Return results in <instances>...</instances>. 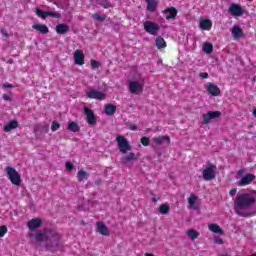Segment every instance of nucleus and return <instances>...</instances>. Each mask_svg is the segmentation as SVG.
<instances>
[{"label":"nucleus","instance_id":"obj_41","mask_svg":"<svg viewBox=\"0 0 256 256\" xmlns=\"http://www.w3.org/2000/svg\"><path fill=\"white\" fill-rule=\"evenodd\" d=\"M6 233H7V226L5 225L0 226V238L5 237Z\"/></svg>","mask_w":256,"mask_h":256},{"label":"nucleus","instance_id":"obj_24","mask_svg":"<svg viewBox=\"0 0 256 256\" xmlns=\"http://www.w3.org/2000/svg\"><path fill=\"white\" fill-rule=\"evenodd\" d=\"M231 33L234 39H241V37H243V29H241L239 26H234Z\"/></svg>","mask_w":256,"mask_h":256},{"label":"nucleus","instance_id":"obj_49","mask_svg":"<svg viewBox=\"0 0 256 256\" xmlns=\"http://www.w3.org/2000/svg\"><path fill=\"white\" fill-rule=\"evenodd\" d=\"M215 243H218V245H223V239L221 238H216Z\"/></svg>","mask_w":256,"mask_h":256},{"label":"nucleus","instance_id":"obj_1","mask_svg":"<svg viewBox=\"0 0 256 256\" xmlns=\"http://www.w3.org/2000/svg\"><path fill=\"white\" fill-rule=\"evenodd\" d=\"M255 204V195L251 193L240 194L236 197V201L234 203L236 214L240 217H249V213L240 212L243 209H249L251 205Z\"/></svg>","mask_w":256,"mask_h":256},{"label":"nucleus","instance_id":"obj_34","mask_svg":"<svg viewBox=\"0 0 256 256\" xmlns=\"http://www.w3.org/2000/svg\"><path fill=\"white\" fill-rule=\"evenodd\" d=\"M203 51H204V53H206L207 55L213 53V44H211V43H204V45H203Z\"/></svg>","mask_w":256,"mask_h":256},{"label":"nucleus","instance_id":"obj_16","mask_svg":"<svg viewBox=\"0 0 256 256\" xmlns=\"http://www.w3.org/2000/svg\"><path fill=\"white\" fill-rule=\"evenodd\" d=\"M96 231L97 233H100V235H103L104 237H109V228L105 225L103 222H97L96 223Z\"/></svg>","mask_w":256,"mask_h":256},{"label":"nucleus","instance_id":"obj_12","mask_svg":"<svg viewBox=\"0 0 256 256\" xmlns=\"http://www.w3.org/2000/svg\"><path fill=\"white\" fill-rule=\"evenodd\" d=\"M88 99H96L97 101H104L105 93L99 90H90L86 93Z\"/></svg>","mask_w":256,"mask_h":256},{"label":"nucleus","instance_id":"obj_44","mask_svg":"<svg viewBox=\"0 0 256 256\" xmlns=\"http://www.w3.org/2000/svg\"><path fill=\"white\" fill-rule=\"evenodd\" d=\"M2 87L3 89H13V87L15 86H13L12 84L6 83V84H3Z\"/></svg>","mask_w":256,"mask_h":256},{"label":"nucleus","instance_id":"obj_3","mask_svg":"<svg viewBox=\"0 0 256 256\" xmlns=\"http://www.w3.org/2000/svg\"><path fill=\"white\" fill-rule=\"evenodd\" d=\"M202 177L204 181H213L217 177V166L208 162L206 168L202 171Z\"/></svg>","mask_w":256,"mask_h":256},{"label":"nucleus","instance_id":"obj_23","mask_svg":"<svg viewBox=\"0 0 256 256\" xmlns=\"http://www.w3.org/2000/svg\"><path fill=\"white\" fill-rule=\"evenodd\" d=\"M104 111L108 116L115 115L117 106H115V104L108 103L104 106Z\"/></svg>","mask_w":256,"mask_h":256},{"label":"nucleus","instance_id":"obj_35","mask_svg":"<svg viewBox=\"0 0 256 256\" xmlns=\"http://www.w3.org/2000/svg\"><path fill=\"white\" fill-rule=\"evenodd\" d=\"M140 143H142V145L144 147H149V145H151V139L147 136H143L141 139H140Z\"/></svg>","mask_w":256,"mask_h":256},{"label":"nucleus","instance_id":"obj_13","mask_svg":"<svg viewBox=\"0 0 256 256\" xmlns=\"http://www.w3.org/2000/svg\"><path fill=\"white\" fill-rule=\"evenodd\" d=\"M163 13L165 14L166 21H171V19H177V8L175 7H168L164 9Z\"/></svg>","mask_w":256,"mask_h":256},{"label":"nucleus","instance_id":"obj_11","mask_svg":"<svg viewBox=\"0 0 256 256\" xmlns=\"http://www.w3.org/2000/svg\"><path fill=\"white\" fill-rule=\"evenodd\" d=\"M228 13L233 17H241V15H243V7H241V5L233 3L228 8Z\"/></svg>","mask_w":256,"mask_h":256},{"label":"nucleus","instance_id":"obj_56","mask_svg":"<svg viewBox=\"0 0 256 256\" xmlns=\"http://www.w3.org/2000/svg\"><path fill=\"white\" fill-rule=\"evenodd\" d=\"M101 184V182L100 181H96V185H100Z\"/></svg>","mask_w":256,"mask_h":256},{"label":"nucleus","instance_id":"obj_33","mask_svg":"<svg viewBox=\"0 0 256 256\" xmlns=\"http://www.w3.org/2000/svg\"><path fill=\"white\" fill-rule=\"evenodd\" d=\"M92 19H94L95 21H100V23H103V21H105V19H107V15L105 14H99V13H94L92 15Z\"/></svg>","mask_w":256,"mask_h":256},{"label":"nucleus","instance_id":"obj_59","mask_svg":"<svg viewBox=\"0 0 256 256\" xmlns=\"http://www.w3.org/2000/svg\"><path fill=\"white\" fill-rule=\"evenodd\" d=\"M247 1H253V0H247Z\"/></svg>","mask_w":256,"mask_h":256},{"label":"nucleus","instance_id":"obj_51","mask_svg":"<svg viewBox=\"0 0 256 256\" xmlns=\"http://www.w3.org/2000/svg\"><path fill=\"white\" fill-rule=\"evenodd\" d=\"M102 7H103L104 9H109V4H108V3L102 4Z\"/></svg>","mask_w":256,"mask_h":256},{"label":"nucleus","instance_id":"obj_21","mask_svg":"<svg viewBox=\"0 0 256 256\" xmlns=\"http://www.w3.org/2000/svg\"><path fill=\"white\" fill-rule=\"evenodd\" d=\"M200 28H202L203 31H211V28L213 27V22L209 19H203L200 21Z\"/></svg>","mask_w":256,"mask_h":256},{"label":"nucleus","instance_id":"obj_40","mask_svg":"<svg viewBox=\"0 0 256 256\" xmlns=\"http://www.w3.org/2000/svg\"><path fill=\"white\" fill-rule=\"evenodd\" d=\"M90 65H91L92 69H99L101 63H99V61H97V60L92 59L90 61Z\"/></svg>","mask_w":256,"mask_h":256},{"label":"nucleus","instance_id":"obj_26","mask_svg":"<svg viewBox=\"0 0 256 256\" xmlns=\"http://www.w3.org/2000/svg\"><path fill=\"white\" fill-rule=\"evenodd\" d=\"M147 3V11L150 13H155L157 10V1L156 0H146Z\"/></svg>","mask_w":256,"mask_h":256},{"label":"nucleus","instance_id":"obj_46","mask_svg":"<svg viewBox=\"0 0 256 256\" xmlns=\"http://www.w3.org/2000/svg\"><path fill=\"white\" fill-rule=\"evenodd\" d=\"M2 98L4 101H11V97L8 94H3Z\"/></svg>","mask_w":256,"mask_h":256},{"label":"nucleus","instance_id":"obj_45","mask_svg":"<svg viewBox=\"0 0 256 256\" xmlns=\"http://www.w3.org/2000/svg\"><path fill=\"white\" fill-rule=\"evenodd\" d=\"M229 195L231 197H235V195H237V189L236 188L231 189L230 192H229Z\"/></svg>","mask_w":256,"mask_h":256},{"label":"nucleus","instance_id":"obj_48","mask_svg":"<svg viewBox=\"0 0 256 256\" xmlns=\"http://www.w3.org/2000/svg\"><path fill=\"white\" fill-rule=\"evenodd\" d=\"M245 174V169H240L237 171V175H239V177L243 176Z\"/></svg>","mask_w":256,"mask_h":256},{"label":"nucleus","instance_id":"obj_57","mask_svg":"<svg viewBox=\"0 0 256 256\" xmlns=\"http://www.w3.org/2000/svg\"><path fill=\"white\" fill-rule=\"evenodd\" d=\"M252 256H256V253L251 254Z\"/></svg>","mask_w":256,"mask_h":256},{"label":"nucleus","instance_id":"obj_55","mask_svg":"<svg viewBox=\"0 0 256 256\" xmlns=\"http://www.w3.org/2000/svg\"><path fill=\"white\" fill-rule=\"evenodd\" d=\"M219 256H229V254H220Z\"/></svg>","mask_w":256,"mask_h":256},{"label":"nucleus","instance_id":"obj_9","mask_svg":"<svg viewBox=\"0 0 256 256\" xmlns=\"http://www.w3.org/2000/svg\"><path fill=\"white\" fill-rule=\"evenodd\" d=\"M255 179H256L255 174H246L237 182V185L238 187H247V185H251V183H253Z\"/></svg>","mask_w":256,"mask_h":256},{"label":"nucleus","instance_id":"obj_42","mask_svg":"<svg viewBox=\"0 0 256 256\" xmlns=\"http://www.w3.org/2000/svg\"><path fill=\"white\" fill-rule=\"evenodd\" d=\"M65 167L68 169V171H73V169H75V165H73L71 162H66Z\"/></svg>","mask_w":256,"mask_h":256},{"label":"nucleus","instance_id":"obj_4","mask_svg":"<svg viewBox=\"0 0 256 256\" xmlns=\"http://www.w3.org/2000/svg\"><path fill=\"white\" fill-rule=\"evenodd\" d=\"M5 171L7 173V178L12 183V185L19 187V185H21V174H19V172H17V170L11 166H7Z\"/></svg>","mask_w":256,"mask_h":256},{"label":"nucleus","instance_id":"obj_18","mask_svg":"<svg viewBox=\"0 0 256 256\" xmlns=\"http://www.w3.org/2000/svg\"><path fill=\"white\" fill-rule=\"evenodd\" d=\"M74 61L76 65H85V54L81 50L74 52Z\"/></svg>","mask_w":256,"mask_h":256},{"label":"nucleus","instance_id":"obj_5","mask_svg":"<svg viewBox=\"0 0 256 256\" xmlns=\"http://www.w3.org/2000/svg\"><path fill=\"white\" fill-rule=\"evenodd\" d=\"M116 142L118 144V149L120 153H123V155L127 154L128 151H131V149H133L127 138H125V136L123 135H118L116 137Z\"/></svg>","mask_w":256,"mask_h":256},{"label":"nucleus","instance_id":"obj_43","mask_svg":"<svg viewBox=\"0 0 256 256\" xmlns=\"http://www.w3.org/2000/svg\"><path fill=\"white\" fill-rule=\"evenodd\" d=\"M199 77H201V79H209V73L202 72L199 74Z\"/></svg>","mask_w":256,"mask_h":256},{"label":"nucleus","instance_id":"obj_2","mask_svg":"<svg viewBox=\"0 0 256 256\" xmlns=\"http://www.w3.org/2000/svg\"><path fill=\"white\" fill-rule=\"evenodd\" d=\"M35 240L38 243H59V241L61 240V234H59L57 230L46 228L42 231H38L35 234Z\"/></svg>","mask_w":256,"mask_h":256},{"label":"nucleus","instance_id":"obj_17","mask_svg":"<svg viewBox=\"0 0 256 256\" xmlns=\"http://www.w3.org/2000/svg\"><path fill=\"white\" fill-rule=\"evenodd\" d=\"M153 143L156 145H171V138L169 136H158L152 138Z\"/></svg>","mask_w":256,"mask_h":256},{"label":"nucleus","instance_id":"obj_47","mask_svg":"<svg viewBox=\"0 0 256 256\" xmlns=\"http://www.w3.org/2000/svg\"><path fill=\"white\" fill-rule=\"evenodd\" d=\"M129 129L130 131H137V126L135 124H130Z\"/></svg>","mask_w":256,"mask_h":256},{"label":"nucleus","instance_id":"obj_28","mask_svg":"<svg viewBox=\"0 0 256 256\" xmlns=\"http://www.w3.org/2000/svg\"><path fill=\"white\" fill-rule=\"evenodd\" d=\"M156 47L157 49H165V47H167V42L165 41V38L158 36L156 38Z\"/></svg>","mask_w":256,"mask_h":256},{"label":"nucleus","instance_id":"obj_20","mask_svg":"<svg viewBox=\"0 0 256 256\" xmlns=\"http://www.w3.org/2000/svg\"><path fill=\"white\" fill-rule=\"evenodd\" d=\"M32 29L38 31V33H42V35H47V33H49V27L45 24H34L32 25Z\"/></svg>","mask_w":256,"mask_h":256},{"label":"nucleus","instance_id":"obj_14","mask_svg":"<svg viewBox=\"0 0 256 256\" xmlns=\"http://www.w3.org/2000/svg\"><path fill=\"white\" fill-rule=\"evenodd\" d=\"M206 90L212 97H219L221 95V89L211 82L206 85Z\"/></svg>","mask_w":256,"mask_h":256},{"label":"nucleus","instance_id":"obj_27","mask_svg":"<svg viewBox=\"0 0 256 256\" xmlns=\"http://www.w3.org/2000/svg\"><path fill=\"white\" fill-rule=\"evenodd\" d=\"M68 131H71V133H79L81 131V126L77 124V122H70L68 124Z\"/></svg>","mask_w":256,"mask_h":256},{"label":"nucleus","instance_id":"obj_52","mask_svg":"<svg viewBox=\"0 0 256 256\" xmlns=\"http://www.w3.org/2000/svg\"><path fill=\"white\" fill-rule=\"evenodd\" d=\"M46 249H51V244L47 243L46 244Z\"/></svg>","mask_w":256,"mask_h":256},{"label":"nucleus","instance_id":"obj_32","mask_svg":"<svg viewBox=\"0 0 256 256\" xmlns=\"http://www.w3.org/2000/svg\"><path fill=\"white\" fill-rule=\"evenodd\" d=\"M171 211V207H169V204H162L159 207V213H161V215H168V213Z\"/></svg>","mask_w":256,"mask_h":256},{"label":"nucleus","instance_id":"obj_10","mask_svg":"<svg viewBox=\"0 0 256 256\" xmlns=\"http://www.w3.org/2000/svg\"><path fill=\"white\" fill-rule=\"evenodd\" d=\"M84 113L86 115V121L88 125H97V118H95V112L91 108L85 107Z\"/></svg>","mask_w":256,"mask_h":256},{"label":"nucleus","instance_id":"obj_15","mask_svg":"<svg viewBox=\"0 0 256 256\" xmlns=\"http://www.w3.org/2000/svg\"><path fill=\"white\" fill-rule=\"evenodd\" d=\"M41 225H43V220H41V218H33L27 222L29 231H35V229H39Z\"/></svg>","mask_w":256,"mask_h":256},{"label":"nucleus","instance_id":"obj_31","mask_svg":"<svg viewBox=\"0 0 256 256\" xmlns=\"http://www.w3.org/2000/svg\"><path fill=\"white\" fill-rule=\"evenodd\" d=\"M137 159V157L135 156V153L130 152L128 155L124 156L122 158V163H131V161Z\"/></svg>","mask_w":256,"mask_h":256},{"label":"nucleus","instance_id":"obj_25","mask_svg":"<svg viewBox=\"0 0 256 256\" xmlns=\"http://www.w3.org/2000/svg\"><path fill=\"white\" fill-rule=\"evenodd\" d=\"M209 231L216 233L217 235H223V229L218 224L212 223L208 226Z\"/></svg>","mask_w":256,"mask_h":256},{"label":"nucleus","instance_id":"obj_8","mask_svg":"<svg viewBox=\"0 0 256 256\" xmlns=\"http://www.w3.org/2000/svg\"><path fill=\"white\" fill-rule=\"evenodd\" d=\"M219 117H221L220 111H208L206 114L202 115L203 124L209 125L212 119H219Z\"/></svg>","mask_w":256,"mask_h":256},{"label":"nucleus","instance_id":"obj_60","mask_svg":"<svg viewBox=\"0 0 256 256\" xmlns=\"http://www.w3.org/2000/svg\"><path fill=\"white\" fill-rule=\"evenodd\" d=\"M248 256H252V255H248Z\"/></svg>","mask_w":256,"mask_h":256},{"label":"nucleus","instance_id":"obj_53","mask_svg":"<svg viewBox=\"0 0 256 256\" xmlns=\"http://www.w3.org/2000/svg\"><path fill=\"white\" fill-rule=\"evenodd\" d=\"M145 256H154V255L151 253H146Z\"/></svg>","mask_w":256,"mask_h":256},{"label":"nucleus","instance_id":"obj_30","mask_svg":"<svg viewBox=\"0 0 256 256\" xmlns=\"http://www.w3.org/2000/svg\"><path fill=\"white\" fill-rule=\"evenodd\" d=\"M186 234L192 241H195V239H199V232L195 229H189L186 231Z\"/></svg>","mask_w":256,"mask_h":256},{"label":"nucleus","instance_id":"obj_36","mask_svg":"<svg viewBox=\"0 0 256 256\" xmlns=\"http://www.w3.org/2000/svg\"><path fill=\"white\" fill-rule=\"evenodd\" d=\"M197 202V196L195 194H191L190 197L188 198V203L190 207H193L195 203Z\"/></svg>","mask_w":256,"mask_h":256},{"label":"nucleus","instance_id":"obj_29","mask_svg":"<svg viewBox=\"0 0 256 256\" xmlns=\"http://www.w3.org/2000/svg\"><path fill=\"white\" fill-rule=\"evenodd\" d=\"M77 179L81 183L82 181H85V179H89V173L85 170H80L77 173Z\"/></svg>","mask_w":256,"mask_h":256},{"label":"nucleus","instance_id":"obj_7","mask_svg":"<svg viewBox=\"0 0 256 256\" xmlns=\"http://www.w3.org/2000/svg\"><path fill=\"white\" fill-rule=\"evenodd\" d=\"M128 87L132 95H139L140 93H143V83L130 81Z\"/></svg>","mask_w":256,"mask_h":256},{"label":"nucleus","instance_id":"obj_19","mask_svg":"<svg viewBox=\"0 0 256 256\" xmlns=\"http://www.w3.org/2000/svg\"><path fill=\"white\" fill-rule=\"evenodd\" d=\"M69 29V25L65 23L58 24L55 27V31L58 35H67V33H69Z\"/></svg>","mask_w":256,"mask_h":256},{"label":"nucleus","instance_id":"obj_37","mask_svg":"<svg viewBox=\"0 0 256 256\" xmlns=\"http://www.w3.org/2000/svg\"><path fill=\"white\" fill-rule=\"evenodd\" d=\"M46 17H53L54 19H59L61 17V14L57 12L46 11Z\"/></svg>","mask_w":256,"mask_h":256},{"label":"nucleus","instance_id":"obj_50","mask_svg":"<svg viewBox=\"0 0 256 256\" xmlns=\"http://www.w3.org/2000/svg\"><path fill=\"white\" fill-rule=\"evenodd\" d=\"M2 35H3V37H9L7 30H2Z\"/></svg>","mask_w":256,"mask_h":256},{"label":"nucleus","instance_id":"obj_38","mask_svg":"<svg viewBox=\"0 0 256 256\" xmlns=\"http://www.w3.org/2000/svg\"><path fill=\"white\" fill-rule=\"evenodd\" d=\"M36 15L41 17V19H47V12L43 11L42 9H36Z\"/></svg>","mask_w":256,"mask_h":256},{"label":"nucleus","instance_id":"obj_58","mask_svg":"<svg viewBox=\"0 0 256 256\" xmlns=\"http://www.w3.org/2000/svg\"><path fill=\"white\" fill-rule=\"evenodd\" d=\"M153 201H157L156 199H153Z\"/></svg>","mask_w":256,"mask_h":256},{"label":"nucleus","instance_id":"obj_54","mask_svg":"<svg viewBox=\"0 0 256 256\" xmlns=\"http://www.w3.org/2000/svg\"><path fill=\"white\" fill-rule=\"evenodd\" d=\"M253 115H254V117H256V109H254Z\"/></svg>","mask_w":256,"mask_h":256},{"label":"nucleus","instance_id":"obj_6","mask_svg":"<svg viewBox=\"0 0 256 256\" xmlns=\"http://www.w3.org/2000/svg\"><path fill=\"white\" fill-rule=\"evenodd\" d=\"M144 27V31H146V33H148L149 35H158L161 26H159V24H157V22H153V21H146L143 24Z\"/></svg>","mask_w":256,"mask_h":256},{"label":"nucleus","instance_id":"obj_39","mask_svg":"<svg viewBox=\"0 0 256 256\" xmlns=\"http://www.w3.org/2000/svg\"><path fill=\"white\" fill-rule=\"evenodd\" d=\"M60 128H61V124H59V122H57V121L52 122L51 131H53V132L59 131Z\"/></svg>","mask_w":256,"mask_h":256},{"label":"nucleus","instance_id":"obj_22","mask_svg":"<svg viewBox=\"0 0 256 256\" xmlns=\"http://www.w3.org/2000/svg\"><path fill=\"white\" fill-rule=\"evenodd\" d=\"M19 127V122L17 120H12L8 124L4 126L5 133H9V131H13V129H17Z\"/></svg>","mask_w":256,"mask_h":256}]
</instances>
